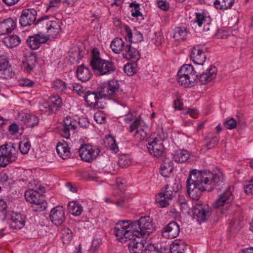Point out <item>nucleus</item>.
I'll use <instances>...</instances> for the list:
<instances>
[{
  "mask_svg": "<svg viewBox=\"0 0 253 253\" xmlns=\"http://www.w3.org/2000/svg\"><path fill=\"white\" fill-rule=\"evenodd\" d=\"M200 68V67H198L196 70L197 74H199L198 80L199 79V81L201 84H205L215 78L217 69L215 66L211 65L205 72L202 73H201Z\"/></svg>",
  "mask_w": 253,
  "mask_h": 253,
  "instance_id": "16",
  "label": "nucleus"
},
{
  "mask_svg": "<svg viewBox=\"0 0 253 253\" xmlns=\"http://www.w3.org/2000/svg\"><path fill=\"white\" fill-rule=\"evenodd\" d=\"M223 183L221 172L213 173L210 171L192 170L187 180V190L190 197L198 201L204 191H211Z\"/></svg>",
  "mask_w": 253,
  "mask_h": 253,
  "instance_id": "1",
  "label": "nucleus"
},
{
  "mask_svg": "<svg viewBox=\"0 0 253 253\" xmlns=\"http://www.w3.org/2000/svg\"><path fill=\"white\" fill-rule=\"evenodd\" d=\"M4 42L7 46L12 48L18 45L21 42V40L18 36L14 35L5 38Z\"/></svg>",
  "mask_w": 253,
  "mask_h": 253,
  "instance_id": "35",
  "label": "nucleus"
},
{
  "mask_svg": "<svg viewBox=\"0 0 253 253\" xmlns=\"http://www.w3.org/2000/svg\"><path fill=\"white\" fill-rule=\"evenodd\" d=\"M237 121L233 118L226 119L224 122V126L227 129H233L235 128L237 126Z\"/></svg>",
  "mask_w": 253,
  "mask_h": 253,
  "instance_id": "48",
  "label": "nucleus"
},
{
  "mask_svg": "<svg viewBox=\"0 0 253 253\" xmlns=\"http://www.w3.org/2000/svg\"><path fill=\"white\" fill-rule=\"evenodd\" d=\"M180 227L175 221H171L165 226L162 231V236L167 239H173L179 234Z\"/></svg>",
  "mask_w": 253,
  "mask_h": 253,
  "instance_id": "17",
  "label": "nucleus"
},
{
  "mask_svg": "<svg viewBox=\"0 0 253 253\" xmlns=\"http://www.w3.org/2000/svg\"><path fill=\"white\" fill-rule=\"evenodd\" d=\"M62 0H49V4L46 11H48L52 7H58Z\"/></svg>",
  "mask_w": 253,
  "mask_h": 253,
  "instance_id": "58",
  "label": "nucleus"
},
{
  "mask_svg": "<svg viewBox=\"0 0 253 253\" xmlns=\"http://www.w3.org/2000/svg\"><path fill=\"white\" fill-rule=\"evenodd\" d=\"M211 209L207 204L199 202L196 204L192 210L193 217L199 222L205 221L211 216Z\"/></svg>",
  "mask_w": 253,
  "mask_h": 253,
  "instance_id": "10",
  "label": "nucleus"
},
{
  "mask_svg": "<svg viewBox=\"0 0 253 253\" xmlns=\"http://www.w3.org/2000/svg\"><path fill=\"white\" fill-rule=\"evenodd\" d=\"M123 57L132 62H136L140 58V54L136 48L131 46L130 43H128L123 53Z\"/></svg>",
  "mask_w": 253,
  "mask_h": 253,
  "instance_id": "26",
  "label": "nucleus"
},
{
  "mask_svg": "<svg viewBox=\"0 0 253 253\" xmlns=\"http://www.w3.org/2000/svg\"><path fill=\"white\" fill-rule=\"evenodd\" d=\"M218 143V138L214 137L209 142H206V147L208 149H211L214 148Z\"/></svg>",
  "mask_w": 253,
  "mask_h": 253,
  "instance_id": "57",
  "label": "nucleus"
},
{
  "mask_svg": "<svg viewBox=\"0 0 253 253\" xmlns=\"http://www.w3.org/2000/svg\"><path fill=\"white\" fill-rule=\"evenodd\" d=\"M15 75L10 67L8 65V67L6 68L3 71H0V77L3 79H9L12 78Z\"/></svg>",
  "mask_w": 253,
  "mask_h": 253,
  "instance_id": "45",
  "label": "nucleus"
},
{
  "mask_svg": "<svg viewBox=\"0 0 253 253\" xmlns=\"http://www.w3.org/2000/svg\"><path fill=\"white\" fill-rule=\"evenodd\" d=\"M76 73L78 79L83 82L88 81L91 76L89 69L85 67L84 64L78 67Z\"/></svg>",
  "mask_w": 253,
  "mask_h": 253,
  "instance_id": "29",
  "label": "nucleus"
},
{
  "mask_svg": "<svg viewBox=\"0 0 253 253\" xmlns=\"http://www.w3.org/2000/svg\"><path fill=\"white\" fill-rule=\"evenodd\" d=\"M206 49H203L199 45L194 46L191 53V59L193 62L197 65H203L206 59V55L205 51Z\"/></svg>",
  "mask_w": 253,
  "mask_h": 253,
  "instance_id": "19",
  "label": "nucleus"
},
{
  "mask_svg": "<svg viewBox=\"0 0 253 253\" xmlns=\"http://www.w3.org/2000/svg\"><path fill=\"white\" fill-rule=\"evenodd\" d=\"M16 145L12 142L0 146V167L5 168L9 164L16 161L18 156Z\"/></svg>",
  "mask_w": 253,
  "mask_h": 253,
  "instance_id": "6",
  "label": "nucleus"
},
{
  "mask_svg": "<svg viewBox=\"0 0 253 253\" xmlns=\"http://www.w3.org/2000/svg\"><path fill=\"white\" fill-rule=\"evenodd\" d=\"M232 187H228V188L224 191L222 194H220L213 204V207L215 208H219L221 206H224L226 205L230 204L234 198L233 195L232 193Z\"/></svg>",
  "mask_w": 253,
  "mask_h": 253,
  "instance_id": "20",
  "label": "nucleus"
},
{
  "mask_svg": "<svg viewBox=\"0 0 253 253\" xmlns=\"http://www.w3.org/2000/svg\"><path fill=\"white\" fill-rule=\"evenodd\" d=\"M37 63V56L35 54H30L26 56L23 61V67L27 72H30L35 67Z\"/></svg>",
  "mask_w": 253,
  "mask_h": 253,
  "instance_id": "30",
  "label": "nucleus"
},
{
  "mask_svg": "<svg viewBox=\"0 0 253 253\" xmlns=\"http://www.w3.org/2000/svg\"><path fill=\"white\" fill-rule=\"evenodd\" d=\"M41 109L42 111H44L48 114L53 112L54 109L53 106L48 101L44 102Z\"/></svg>",
  "mask_w": 253,
  "mask_h": 253,
  "instance_id": "50",
  "label": "nucleus"
},
{
  "mask_svg": "<svg viewBox=\"0 0 253 253\" xmlns=\"http://www.w3.org/2000/svg\"><path fill=\"white\" fill-rule=\"evenodd\" d=\"M245 192L248 194H253V179H252L250 181L244 185Z\"/></svg>",
  "mask_w": 253,
  "mask_h": 253,
  "instance_id": "55",
  "label": "nucleus"
},
{
  "mask_svg": "<svg viewBox=\"0 0 253 253\" xmlns=\"http://www.w3.org/2000/svg\"><path fill=\"white\" fill-rule=\"evenodd\" d=\"M68 209L69 211L73 215L79 216L83 212V209L81 205L77 202L72 201L68 203Z\"/></svg>",
  "mask_w": 253,
  "mask_h": 253,
  "instance_id": "34",
  "label": "nucleus"
},
{
  "mask_svg": "<svg viewBox=\"0 0 253 253\" xmlns=\"http://www.w3.org/2000/svg\"><path fill=\"white\" fill-rule=\"evenodd\" d=\"M133 236L145 237L153 231V224L149 216L141 217L138 220L132 222Z\"/></svg>",
  "mask_w": 253,
  "mask_h": 253,
  "instance_id": "7",
  "label": "nucleus"
},
{
  "mask_svg": "<svg viewBox=\"0 0 253 253\" xmlns=\"http://www.w3.org/2000/svg\"><path fill=\"white\" fill-rule=\"evenodd\" d=\"M25 216L17 212H12L8 220L10 228L13 230L22 229L25 224Z\"/></svg>",
  "mask_w": 253,
  "mask_h": 253,
  "instance_id": "18",
  "label": "nucleus"
},
{
  "mask_svg": "<svg viewBox=\"0 0 253 253\" xmlns=\"http://www.w3.org/2000/svg\"><path fill=\"white\" fill-rule=\"evenodd\" d=\"M19 127L15 123L11 124L9 126L8 130L12 134L17 132L18 131Z\"/></svg>",
  "mask_w": 253,
  "mask_h": 253,
  "instance_id": "64",
  "label": "nucleus"
},
{
  "mask_svg": "<svg viewBox=\"0 0 253 253\" xmlns=\"http://www.w3.org/2000/svg\"><path fill=\"white\" fill-rule=\"evenodd\" d=\"M107 147L113 152L116 153L119 151L115 138L110 135L107 136L105 140Z\"/></svg>",
  "mask_w": 253,
  "mask_h": 253,
  "instance_id": "38",
  "label": "nucleus"
},
{
  "mask_svg": "<svg viewBox=\"0 0 253 253\" xmlns=\"http://www.w3.org/2000/svg\"><path fill=\"white\" fill-rule=\"evenodd\" d=\"M118 163L121 167L124 168L128 166L130 164V161L127 159L126 156L124 155L120 157Z\"/></svg>",
  "mask_w": 253,
  "mask_h": 253,
  "instance_id": "53",
  "label": "nucleus"
},
{
  "mask_svg": "<svg viewBox=\"0 0 253 253\" xmlns=\"http://www.w3.org/2000/svg\"><path fill=\"white\" fill-rule=\"evenodd\" d=\"M19 84L22 86L31 87L33 85L34 82L28 79H24L20 82Z\"/></svg>",
  "mask_w": 253,
  "mask_h": 253,
  "instance_id": "59",
  "label": "nucleus"
},
{
  "mask_svg": "<svg viewBox=\"0 0 253 253\" xmlns=\"http://www.w3.org/2000/svg\"><path fill=\"white\" fill-rule=\"evenodd\" d=\"M190 158L189 153L185 150H179L173 154V159L176 163L185 162Z\"/></svg>",
  "mask_w": 253,
  "mask_h": 253,
  "instance_id": "31",
  "label": "nucleus"
},
{
  "mask_svg": "<svg viewBox=\"0 0 253 253\" xmlns=\"http://www.w3.org/2000/svg\"><path fill=\"white\" fill-rule=\"evenodd\" d=\"M169 200L163 193L160 192L156 196V201L159 204L161 207H167L169 204Z\"/></svg>",
  "mask_w": 253,
  "mask_h": 253,
  "instance_id": "40",
  "label": "nucleus"
},
{
  "mask_svg": "<svg viewBox=\"0 0 253 253\" xmlns=\"http://www.w3.org/2000/svg\"><path fill=\"white\" fill-rule=\"evenodd\" d=\"M129 7L132 8L131 15L134 17L142 16V14L140 12V4L135 2H132L129 4Z\"/></svg>",
  "mask_w": 253,
  "mask_h": 253,
  "instance_id": "41",
  "label": "nucleus"
},
{
  "mask_svg": "<svg viewBox=\"0 0 253 253\" xmlns=\"http://www.w3.org/2000/svg\"><path fill=\"white\" fill-rule=\"evenodd\" d=\"M187 35V31L185 28L176 27L173 30V38L176 41L184 40Z\"/></svg>",
  "mask_w": 253,
  "mask_h": 253,
  "instance_id": "36",
  "label": "nucleus"
},
{
  "mask_svg": "<svg viewBox=\"0 0 253 253\" xmlns=\"http://www.w3.org/2000/svg\"><path fill=\"white\" fill-rule=\"evenodd\" d=\"M234 3V0H214L213 4L217 9L226 10L230 9Z\"/></svg>",
  "mask_w": 253,
  "mask_h": 253,
  "instance_id": "33",
  "label": "nucleus"
},
{
  "mask_svg": "<svg viewBox=\"0 0 253 253\" xmlns=\"http://www.w3.org/2000/svg\"><path fill=\"white\" fill-rule=\"evenodd\" d=\"M180 206V210L182 212H187L189 210V206L187 202L184 200L178 203Z\"/></svg>",
  "mask_w": 253,
  "mask_h": 253,
  "instance_id": "61",
  "label": "nucleus"
},
{
  "mask_svg": "<svg viewBox=\"0 0 253 253\" xmlns=\"http://www.w3.org/2000/svg\"><path fill=\"white\" fill-rule=\"evenodd\" d=\"M48 101L53 106L54 108L56 109L61 107L62 104V100L60 96L58 95L51 96Z\"/></svg>",
  "mask_w": 253,
  "mask_h": 253,
  "instance_id": "43",
  "label": "nucleus"
},
{
  "mask_svg": "<svg viewBox=\"0 0 253 253\" xmlns=\"http://www.w3.org/2000/svg\"><path fill=\"white\" fill-rule=\"evenodd\" d=\"M206 21V17L203 13H197L196 14V18L194 22L197 23L199 27H201Z\"/></svg>",
  "mask_w": 253,
  "mask_h": 253,
  "instance_id": "54",
  "label": "nucleus"
},
{
  "mask_svg": "<svg viewBox=\"0 0 253 253\" xmlns=\"http://www.w3.org/2000/svg\"><path fill=\"white\" fill-rule=\"evenodd\" d=\"M56 151L59 156L64 160L67 159L70 157V148L64 140L57 143Z\"/></svg>",
  "mask_w": 253,
  "mask_h": 253,
  "instance_id": "28",
  "label": "nucleus"
},
{
  "mask_svg": "<svg viewBox=\"0 0 253 253\" xmlns=\"http://www.w3.org/2000/svg\"><path fill=\"white\" fill-rule=\"evenodd\" d=\"M136 64H127L125 66L124 70L126 73L129 76L132 75L134 73L137 71Z\"/></svg>",
  "mask_w": 253,
  "mask_h": 253,
  "instance_id": "46",
  "label": "nucleus"
},
{
  "mask_svg": "<svg viewBox=\"0 0 253 253\" xmlns=\"http://www.w3.org/2000/svg\"><path fill=\"white\" fill-rule=\"evenodd\" d=\"M19 118L28 127H33L39 123L38 117L30 113H21Z\"/></svg>",
  "mask_w": 253,
  "mask_h": 253,
  "instance_id": "25",
  "label": "nucleus"
},
{
  "mask_svg": "<svg viewBox=\"0 0 253 253\" xmlns=\"http://www.w3.org/2000/svg\"><path fill=\"white\" fill-rule=\"evenodd\" d=\"M50 219L55 225H61L65 220L64 210L62 207L53 208L50 213Z\"/></svg>",
  "mask_w": 253,
  "mask_h": 253,
  "instance_id": "21",
  "label": "nucleus"
},
{
  "mask_svg": "<svg viewBox=\"0 0 253 253\" xmlns=\"http://www.w3.org/2000/svg\"><path fill=\"white\" fill-rule=\"evenodd\" d=\"M173 170L171 163L164 162L161 166V173L164 177H168Z\"/></svg>",
  "mask_w": 253,
  "mask_h": 253,
  "instance_id": "39",
  "label": "nucleus"
},
{
  "mask_svg": "<svg viewBox=\"0 0 253 253\" xmlns=\"http://www.w3.org/2000/svg\"><path fill=\"white\" fill-rule=\"evenodd\" d=\"M142 237L131 236L128 239V248L130 253H144L146 241Z\"/></svg>",
  "mask_w": 253,
  "mask_h": 253,
  "instance_id": "14",
  "label": "nucleus"
},
{
  "mask_svg": "<svg viewBox=\"0 0 253 253\" xmlns=\"http://www.w3.org/2000/svg\"><path fill=\"white\" fill-rule=\"evenodd\" d=\"M41 34L39 33L35 36H30L27 39V43L31 49H38L41 44L45 43L48 40V37Z\"/></svg>",
  "mask_w": 253,
  "mask_h": 253,
  "instance_id": "24",
  "label": "nucleus"
},
{
  "mask_svg": "<svg viewBox=\"0 0 253 253\" xmlns=\"http://www.w3.org/2000/svg\"><path fill=\"white\" fill-rule=\"evenodd\" d=\"M37 11L34 9H25L23 10L19 19V23L22 27L31 26L36 21Z\"/></svg>",
  "mask_w": 253,
  "mask_h": 253,
  "instance_id": "13",
  "label": "nucleus"
},
{
  "mask_svg": "<svg viewBox=\"0 0 253 253\" xmlns=\"http://www.w3.org/2000/svg\"><path fill=\"white\" fill-rule=\"evenodd\" d=\"M160 252L158 249L156 248L154 245L149 244L146 246L145 245L144 253H160Z\"/></svg>",
  "mask_w": 253,
  "mask_h": 253,
  "instance_id": "52",
  "label": "nucleus"
},
{
  "mask_svg": "<svg viewBox=\"0 0 253 253\" xmlns=\"http://www.w3.org/2000/svg\"><path fill=\"white\" fill-rule=\"evenodd\" d=\"M125 30L126 33V35L125 37L126 40H129L130 42H132L133 36L130 28L128 26H126L125 27Z\"/></svg>",
  "mask_w": 253,
  "mask_h": 253,
  "instance_id": "60",
  "label": "nucleus"
},
{
  "mask_svg": "<svg viewBox=\"0 0 253 253\" xmlns=\"http://www.w3.org/2000/svg\"><path fill=\"white\" fill-rule=\"evenodd\" d=\"M158 4L161 9L165 11H167L169 8V4L166 1L160 0L158 2Z\"/></svg>",
  "mask_w": 253,
  "mask_h": 253,
  "instance_id": "63",
  "label": "nucleus"
},
{
  "mask_svg": "<svg viewBox=\"0 0 253 253\" xmlns=\"http://www.w3.org/2000/svg\"><path fill=\"white\" fill-rule=\"evenodd\" d=\"M242 228L241 222L239 220H233L229 223V231L231 236H234L239 232Z\"/></svg>",
  "mask_w": 253,
  "mask_h": 253,
  "instance_id": "37",
  "label": "nucleus"
},
{
  "mask_svg": "<svg viewBox=\"0 0 253 253\" xmlns=\"http://www.w3.org/2000/svg\"><path fill=\"white\" fill-rule=\"evenodd\" d=\"M78 124L81 127L86 128L89 126V122L86 118H80L78 121Z\"/></svg>",
  "mask_w": 253,
  "mask_h": 253,
  "instance_id": "62",
  "label": "nucleus"
},
{
  "mask_svg": "<svg viewBox=\"0 0 253 253\" xmlns=\"http://www.w3.org/2000/svg\"><path fill=\"white\" fill-rule=\"evenodd\" d=\"M163 141L162 139L156 137L152 141L151 139L149 140L147 149L151 155L157 158L162 156L164 151Z\"/></svg>",
  "mask_w": 253,
  "mask_h": 253,
  "instance_id": "12",
  "label": "nucleus"
},
{
  "mask_svg": "<svg viewBox=\"0 0 253 253\" xmlns=\"http://www.w3.org/2000/svg\"><path fill=\"white\" fill-rule=\"evenodd\" d=\"M35 25L39 33L49 38L54 37L61 30L60 23L52 16L46 15L40 17L35 23Z\"/></svg>",
  "mask_w": 253,
  "mask_h": 253,
  "instance_id": "3",
  "label": "nucleus"
},
{
  "mask_svg": "<svg viewBox=\"0 0 253 253\" xmlns=\"http://www.w3.org/2000/svg\"><path fill=\"white\" fill-rule=\"evenodd\" d=\"M25 197L28 202L34 204L32 207L36 211H43L47 207V203L43 199V196L37 190L30 189L26 191Z\"/></svg>",
  "mask_w": 253,
  "mask_h": 253,
  "instance_id": "9",
  "label": "nucleus"
},
{
  "mask_svg": "<svg viewBox=\"0 0 253 253\" xmlns=\"http://www.w3.org/2000/svg\"><path fill=\"white\" fill-rule=\"evenodd\" d=\"M94 120L98 124H102L106 120L105 115L102 111H97L94 116Z\"/></svg>",
  "mask_w": 253,
  "mask_h": 253,
  "instance_id": "51",
  "label": "nucleus"
},
{
  "mask_svg": "<svg viewBox=\"0 0 253 253\" xmlns=\"http://www.w3.org/2000/svg\"><path fill=\"white\" fill-rule=\"evenodd\" d=\"M62 241L64 244L69 243L72 239V231L69 228H65L62 231Z\"/></svg>",
  "mask_w": 253,
  "mask_h": 253,
  "instance_id": "42",
  "label": "nucleus"
},
{
  "mask_svg": "<svg viewBox=\"0 0 253 253\" xmlns=\"http://www.w3.org/2000/svg\"><path fill=\"white\" fill-rule=\"evenodd\" d=\"M177 76L179 84L184 87L193 86L198 81L197 71L189 64L183 65L178 70Z\"/></svg>",
  "mask_w": 253,
  "mask_h": 253,
  "instance_id": "5",
  "label": "nucleus"
},
{
  "mask_svg": "<svg viewBox=\"0 0 253 253\" xmlns=\"http://www.w3.org/2000/svg\"><path fill=\"white\" fill-rule=\"evenodd\" d=\"M16 27V21L8 18L0 22V35L11 33Z\"/></svg>",
  "mask_w": 253,
  "mask_h": 253,
  "instance_id": "23",
  "label": "nucleus"
},
{
  "mask_svg": "<svg viewBox=\"0 0 253 253\" xmlns=\"http://www.w3.org/2000/svg\"><path fill=\"white\" fill-rule=\"evenodd\" d=\"M99 51L94 48L92 51V57L90 65L93 69L97 70L100 75H107L112 74L116 70L114 64L111 61L101 59Z\"/></svg>",
  "mask_w": 253,
  "mask_h": 253,
  "instance_id": "4",
  "label": "nucleus"
},
{
  "mask_svg": "<svg viewBox=\"0 0 253 253\" xmlns=\"http://www.w3.org/2000/svg\"><path fill=\"white\" fill-rule=\"evenodd\" d=\"M120 84L116 80H111L102 84L97 92L87 91L84 95V98L87 105L95 108H103L102 105H99V100L103 97H118L121 94Z\"/></svg>",
  "mask_w": 253,
  "mask_h": 253,
  "instance_id": "2",
  "label": "nucleus"
},
{
  "mask_svg": "<svg viewBox=\"0 0 253 253\" xmlns=\"http://www.w3.org/2000/svg\"><path fill=\"white\" fill-rule=\"evenodd\" d=\"M127 43L121 38H116L111 42L110 47L112 51L117 54L123 53Z\"/></svg>",
  "mask_w": 253,
  "mask_h": 253,
  "instance_id": "27",
  "label": "nucleus"
},
{
  "mask_svg": "<svg viewBox=\"0 0 253 253\" xmlns=\"http://www.w3.org/2000/svg\"><path fill=\"white\" fill-rule=\"evenodd\" d=\"M99 152L98 148L88 144L82 145L79 150L82 160L86 162H91L95 160Z\"/></svg>",
  "mask_w": 253,
  "mask_h": 253,
  "instance_id": "11",
  "label": "nucleus"
},
{
  "mask_svg": "<svg viewBox=\"0 0 253 253\" xmlns=\"http://www.w3.org/2000/svg\"><path fill=\"white\" fill-rule=\"evenodd\" d=\"M114 234L120 242L122 243L127 242L130 237L134 236L132 222L130 220L119 221L114 228Z\"/></svg>",
  "mask_w": 253,
  "mask_h": 253,
  "instance_id": "8",
  "label": "nucleus"
},
{
  "mask_svg": "<svg viewBox=\"0 0 253 253\" xmlns=\"http://www.w3.org/2000/svg\"><path fill=\"white\" fill-rule=\"evenodd\" d=\"M186 244L181 240H175L170 247L171 253H184Z\"/></svg>",
  "mask_w": 253,
  "mask_h": 253,
  "instance_id": "32",
  "label": "nucleus"
},
{
  "mask_svg": "<svg viewBox=\"0 0 253 253\" xmlns=\"http://www.w3.org/2000/svg\"><path fill=\"white\" fill-rule=\"evenodd\" d=\"M116 184L117 187L121 192L125 190L126 186V180L122 179L121 178H118L116 179Z\"/></svg>",
  "mask_w": 253,
  "mask_h": 253,
  "instance_id": "56",
  "label": "nucleus"
},
{
  "mask_svg": "<svg viewBox=\"0 0 253 253\" xmlns=\"http://www.w3.org/2000/svg\"><path fill=\"white\" fill-rule=\"evenodd\" d=\"M161 192L163 193L168 199L171 200L175 196L174 194L176 193V191L172 190L171 187H169V185H167L165 187V189L163 190Z\"/></svg>",
  "mask_w": 253,
  "mask_h": 253,
  "instance_id": "49",
  "label": "nucleus"
},
{
  "mask_svg": "<svg viewBox=\"0 0 253 253\" xmlns=\"http://www.w3.org/2000/svg\"><path fill=\"white\" fill-rule=\"evenodd\" d=\"M53 87L59 91H63L66 88V83L60 80H56L52 84Z\"/></svg>",
  "mask_w": 253,
  "mask_h": 253,
  "instance_id": "47",
  "label": "nucleus"
},
{
  "mask_svg": "<svg viewBox=\"0 0 253 253\" xmlns=\"http://www.w3.org/2000/svg\"><path fill=\"white\" fill-rule=\"evenodd\" d=\"M18 147L20 152L22 154H26L29 151L31 145L29 141H23L19 143Z\"/></svg>",
  "mask_w": 253,
  "mask_h": 253,
  "instance_id": "44",
  "label": "nucleus"
},
{
  "mask_svg": "<svg viewBox=\"0 0 253 253\" xmlns=\"http://www.w3.org/2000/svg\"><path fill=\"white\" fill-rule=\"evenodd\" d=\"M77 128V123L71 117H67L63 121V127L61 130V135L68 139L70 136V131H74Z\"/></svg>",
  "mask_w": 253,
  "mask_h": 253,
  "instance_id": "22",
  "label": "nucleus"
},
{
  "mask_svg": "<svg viewBox=\"0 0 253 253\" xmlns=\"http://www.w3.org/2000/svg\"><path fill=\"white\" fill-rule=\"evenodd\" d=\"M147 127L140 126V121L139 119H136L129 126V131L132 132L135 131L134 137L137 141L144 140L147 136L146 129Z\"/></svg>",
  "mask_w": 253,
  "mask_h": 253,
  "instance_id": "15",
  "label": "nucleus"
}]
</instances>
